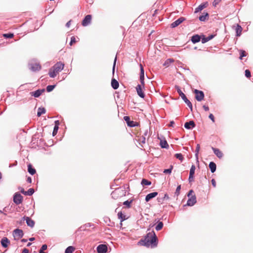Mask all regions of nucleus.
Wrapping results in <instances>:
<instances>
[{
	"mask_svg": "<svg viewBox=\"0 0 253 253\" xmlns=\"http://www.w3.org/2000/svg\"><path fill=\"white\" fill-rule=\"evenodd\" d=\"M28 171L32 175H34L36 172V169L33 168L31 164H29L28 166Z\"/></svg>",
	"mask_w": 253,
	"mask_h": 253,
	"instance_id": "cd10ccee",
	"label": "nucleus"
},
{
	"mask_svg": "<svg viewBox=\"0 0 253 253\" xmlns=\"http://www.w3.org/2000/svg\"><path fill=\"white\" fill-rule=\"evenodd\" d=\"M76 42V38L74 36H72L71 38V41L69 43V44L71 46L74 43H75Z\"/></svg>",
	"mask_w": 253,
	"mask_h": 253,
	"instance_id": "603ef678",
	"label": "nucleus"
},
{
	"mask_svg": "<svg viewBox=\"0 0 253 253\" xmlns=\"http://www.w3.org/2000/svg\"><path fill=\"white\" fill-rule=\"evenodd\" d=\"M141 184L143 186H144V185L148 186V185H150L151 184V181H150L146 179H143L141 181Z\"/></svg>",
	"mask_w": 253,
	"mask_h": 253,
	"instance_id": "f704fd0d",
	"label": "nucleus"
},
{
	"mask_svg": "<svg viewBox=\"0 0 253 253\" xmlns=\"http://www.w3.org/2000/svg\"><path fill=\"white\" fill-rule=\"evenodd\" d=\"M71 21L70 20L66 24V27L69 28L70 26Z\"/></svg>",
	"mask_w": 253,
	"mask_h": 253,
	"instance_id": "0e129e2a",
	"label": "nucleus"
},
{
	"mask_svg": "<svg viewBox=\"0 0 253 253\" xmlns=\"http://www.w3.org/2000/svg\"><path fill=\"white\" fill-rule=\"evenodd\" d=\"M58 125H59V123H58V121H56L55 125L54 127L53 131L52 132L53 136H55L57 134L58 128H59Z\"/></svg>",
	"mask_w": 253,
	"mask_h": 253,
	"instance_id": "7c9ffc66",
	"label": "nucleus"
},
{
	"mask_svg": "<svg viewBox=\"0 0 253 253\" xmlns=\"http://www.w3.org/2000/svg\"><path fill=\"white\" fill-rule=\"evenodd\" d=\"M38 111H46L45 109L43 107H39Z\"/></svg>",
	"mask_w": 253,
	"mask_h": 253,
	"instance_id": "052dcab7",
	"label": "nucleus"
},
{
	"mask_svg": "<svg viewBox=\"0 0 253 253\" xmlns=\"http://www.w3.org/2000/svg\"><path fill=\"white\" fill-rule=\"evenodd\" d=\"M140 80L141 84H144V71L143 67L141 64L140 65Z\"/></svg>",
	"mask_w": 253,
	"mask_h": 253,
	"instance_id": "f3484780",
	"label": "nucleus"
},
{
	"mask_svg": "<svg viewBox=\"0 0 253 253\" xmlns=\"http://www.w3.org/2000/svg\"><path fill=\"white\" fill-rule=\"evenodd\" d=\"M209 168L210 169L211 172L212 173H213L216 170V164L213 162H211L209 164Z\"/></svg>",
	"mask_w": 253,
	"mask_h": 253,
	"instance_id": "bb28decb",
	"label": "nucleus"
},
{
	"mask_svg": "<svg viewBox=\"0 0 253 253\" xmlns=\"http://www.w3.org/2000/svg\"><path fill=\"white\" fill-rule=\"evenodd\" d=\"M169 195L166 193L164 196L161 197L160 195L158 197L157 200L158 202L161 204H163L164 203V201L165 200H169Z\"/></svg>",
	"mask_w": 253,
	"mask_h": 253,
	"instance_id": "6ab92c4d",
	"label": "nucleus"
},
{
	"mask_svg": "<svg viewBox=\"0 0 253 253\" xmlns=\"http://www.w3.org/2000/svg\"><path fill=\"white\" fill-rule=\"evenodd\" d=\"M175 88L179 95L181 97V98L184 101L185 103L187 105V106L189 107L190 109L192 111V105L191 102L186 98L185 95L182 92V91L181 90L179 86H175Z\"/></svg>",
	"mask_w": 253,
	"mask_h": 253,
	"instance_id": "f03ea898",
	"label": "nucleus"
},
{
	"mask_svg": "<svg viewBox=\"0 0 253 253\" xmlns=\"http://www.w3.org/2000/svg\"><path fill=\"white\" fill-rule=\"evenodd\" d=\"M141 244L146 247L151 246L155 247L157 245V237L154 231L149 232L145 236L144 240L141 241Z\"/></svg>",
	"mask_w": 253,
	"mask_h": 253,
	"instance_id": "f257e3e1",
	"label": "nucleus"
},
{
	"mask_svg": "<svg viewBox=\"0 0 253 253\" xmlns=\"http://www.w3.org/2000/svg\"><path fill=\"white\" fill-rule=\"evenodd\" d=\"M240 59L242 60L243 57L244 56H246L247 55L246 52L245 50H241L240 51Z\"/></svg>",
	"mask_w": 253,
	"mask_h": 253,
	"instance_id": "49530a36",
	"label": "nucleus"
},
{
	"mask_svg": "<svg viewBox=\"0 0 253 253\" xmlns=\"http://www.w3.org/2000/svg\"><path fill=\"white\" fill-rule=\"evenodd\" d=\"M242 31V28L241 26L237 25L236 28V32L237 36H240Z\"/></svg>",
	"mask_w": 253,
	"mask_h": 253,
	"instance_id": "2f4dec72",
	"label": "nucleus"
},
{
	"mask_svg": "<svg viewBox=\"0 0 253 253\" xmlns=\"http://www.w3.org/2000/svg\"><path fill=\"white\" fill-rule=\"evenodd\" d=\"M196 196L194 195L188 199L187 202V205L188 206H193L196 204Z\"/></svg>",
	"mask_w": 253,
	"mask_h": 253,
	"instance_id": "ddd939ff",
	"label": "nucleus"
},
{
	"mask_svg": "<svg viewBox=\"0 0 253 253\" xmlns=\"http://www.w3.org/2000/svg\"><path fill=\"white\" fill-rule=\"evenodd\" d=\"M118 218L121 219L120 225H121V227H122V221H123L124 220H125L126 219V216L123 215V213H122V212H119L118 213Z\"/></svg>",
	"mask_w": 253,
	"mask_h": 253,
	"instance_id": "c85d7f7f",
	"label": "nucleus"
},
{
	"mask_svg": "<svg viewBox=\"0 0 253 253\" xmlns=\"http://www.w3.org/2000/svg\"><path fill=\"white\" fill-rule=\"evenodd\" d=\"M56 86V84L48 85L46 86V90L47 92H50L52 91Z\"/></svg>",
	"mask_w": 253,
	"mask_h": 253,
	"instance_id": "72a5a7b5",
	"label": "nucleus"
},
{
	"mask_svg": "<svg viewBox=\"0 0 253 253\" xmlns=\"http://www.w3.org/2000/svg\"><path fill=\"white\" fill-rule=\"evenodd\" d=\"M22 253H29V250L27 249L24 248L23 250V251L22 252Z\"/></svg>",
	"mask_w": 253,
	"mask_h": 253,
	"instance_id": "bf43d9fd",
	"label": "nucleus"
},
{
	"mask_svg": "<svg viewBox=\"0 0 253 253\" xmlns=\"http://www.w3.org/2000/svg\"><path fill=\"white\" fill-rule=\"evenodd\" d=\"M181 190V185H178L175 190V192H174V196L178 197L180 194V191Z\"/></svg>",
	"mask_w": 253,
	"mask_h": 253,
	"instance_id": "a19ab883",
	"label": "nucleus"
},
{
	"mask_svg": "<svg viewBox=\"0 0 253 253\" xmlns=\"http://www.w3.org/2000/svg\"><path fill=\"white\" fill-rule=\"evenodd\" d=\"M200 149V144H198L196 146V150H195V157L197 159V160H198V155H199V152Z\"/></svg>",
	"mask_w": 253,
	"mask_h": 253,
	"instance_id": "58836bf2",
	"label": "nucleus"
},
{
	"mask_svg": "<svg viewBox=\"0 0 253 253\" xmlns=\"http://www.w3.org/2000/svg\"><path fill=\"white\" fill-rule=\"evenodd\" d=\"M201 38L198 35H195L191 37V41L193 43H197L200 42Z\"/></svg>",
	"mask_w": 253,
	"mask_h": 253,
	"instance_id": "393cba45",
	"label": "nucleus"
},
{
	"mask_svg": "<svg viewBox=\"0 0 253 253\" xmlns=\"http://www.w3.org/2000/svg\"><path fill=\"white\" fill-rule=\"evenodd\" d=\"M47 246L46 245H45V244L43 245L42 246L41 250H40L39 253H46L44 252L43 251L46 250L47 249Z\"/></svg>",
	"mask_w": 253,
	"mask_h": 253,
	"instance_id": "09e8293b",
	"label": "nucleus"
},
{
	"mask_svg": "<svg viewBox=\"0 0 253 253\" xmlns=\"http://www.w3.org/2000/svg\"><path fill=\"white\" fill-rule=\"evenodd\" d=\"M132 202V200H127V208H129L130 207V204Z\"/></svg>",
	"mask_w": 253,
	"mask_h": 253,
	"instance_id": "69168bd1",
	"label": "nucleus"
},
{
	"mask_svg": "<svg viewBox=\"0 0 253 253\" xmlns=\"http://www.w3.org/2000/svg\"><path fill=\"white\" fill-rule=\"evenodd\" d=\"M45 91V89H39L34 91L31 92L30 93L32 96L34 97L38 98L40 96V95Z\"/></svg>",
	"mask_w": 253,
	"mask_h": 253,
	"instance_id": "9d476101",
	"label": "nucleus"
},
{
	"mask_svg": "<svg viewBox=\"0 0 253 253\" xmlns=\"http://www.w3.org/2000/svg\"><path fill=\"white\" fill-rule=\"evenodd\" d=\"M34 193V190L33 188L29 189L26 192H25V195L31 196Z\"/></svg>",
	"mask_w": 253,
	"mask_h": 253,
	"instance_id": "a18cd8bd",
	"label": "nucleus"
},
{
	"mask_svg": "<svg viewBox=\"0 0 253 253\" xmlns=\"http://www.w3.org/2000/svg\"><path fill=\"white\" fill-rule=\"evenodd\" d=\"M58 73V72L56 71L54 68L51 67L49 69L48 75L50 78H53L56 76Z\"/></svg>",
	"mask_w": 253,
	"mask_h": 253,
	"instance_id": "5701e85b",
	"label": "nucleus"
},
{
	"mask_svg": "<svg viewBox=\"0 0 253 253\" xmlns=\"http://www.w3.org/2000/svg\"><path fill=\"white\" fill-rule=\"evenodd\" d=\"M121 190L120 189H117V190H115L111 194L112 197L114 198H118V196H117V195L119 194V193L121 192Z\"/></svg>",
	"mask_w": 253,
	"mask_h": 253,
	"instance_id": "473e14b6",
	"label": "nucleus"
},
{
	"mask_svg": "<svg viewBox=\"0 0 253 253\" xmlns=\"http://www.w3.org/2000/svg\"><path fill=\"white\" fill-rule=\"evenodd\" d=\"M212 149L215 155L219 158H221L223 157V153L219 149L212 147Z\"/></svg>",
	"mask_w": 253,
	"mask_h": 253,
	"instance_id": "412c9836",
	"label": "nucleus"
},
{
	"mask_svg": "<svg viewBox=\"0 0 253 253\" xmlns=\"http://www.w3.org/2000/svg\"><path fill=\"white\" fill-rule=\"evenodd\" d=\"M13 235L15 240H19L23 235L24 233L21 229H16L13 232Z\"/></svg>",
	"mask_w": 253,
	"mask_h": 253,
	"instance_id": "7ed1b4c3",
	"label": "nucleus"
},
{
	"mask_svg": "<svg viewBox=\"0 0 253 253\" xmlns=\"http://www.w3.org/2000/svg\"><path fill=\"white\" fill-rule=\"evenodd\" d=\"M144 84H138L136 87V90L137 94L141 98H143L145 97V94L143 92Z\"/></svg>",
	"mask_w": 253,
	"mask_h": 253,
	"instance_id": "423d86ee",
	"label": "nucleus"
},
{
	"mask_svg": "<svg viewBox=\"0 0 253 253\" xmlns=\"http://www.w3.org/2000/svg\"><path fill=\"white\" fill-rule=\"evenodd\" d=\"M195 126V124L193 121H190L187 122L184 124V127L185 128L188 129H192Z\"/></svg>",
	"mask_w": 253,
	"mask_h": 253,
	"instance_id": "dca6fc26",
	"label": "nucleus"
},
{
	"mask_svg": "<svg viewBox=\"0 0 253 253\" xmlns=\"http://www.w3.org/2000/svg\"><path fill=\"white\" fill-rule=\"evenodd\" d=\"M111 84L114 89H117L119 86V82L114 78L112 79Z\"/></svg>",
	"mask_w": 253,
	"mask_h": 253,
	"instance_id": "aec40b11",
	"label": "nucleus"
},
{
	"mask_svg": "<svg viewBox=\"0 0 253 253\" xmlns=\"http://www.w3.org/2000/svg\"><path fill=\"white\" fill-rule=\"evenodd\" d=\"M202 37H203L201 38L202 42L203 43H205L209 41L210 40H211L213 38L214 36L210 35L208 37H205V36L203 35Z\"/></svg>",
	"mask_w": 253,
	"mask_h": 253,
	"instance_id": "a878e982",
	"label": "nucleus"
},
{
	"mask_svg": "<svg viewBox=\"0 0 253 253\" xmlns=\"http://www.w3.org/2000/svg\"><path fill=\"white\" fill-rule=\"evenodd\" d=\"M172 168H173V167L172 166H170V167L169 169H166L164 170V173H169V174L171 173Z\"/></svg>",
	"mask_w": 253,
	"mask_h": 253,
	"instance_id": "3c124183",
	"label": "nucleus"
},
{
	"mask_svg": "<svg viewBox=\"0 0 253 253\" xmlns=\"http://www.w3.org/2000/svg\"><path fill=\"white\" fill-rule=\"evenodd\" d=\"M14 34L13 33H8L3 34V37L5 39H10L13 38Z\"/></svg>",
	"mask_w": 253,
	"mask_h": 253,
	"instance_id": "4c0bfd02",
	"label": "nucleus"
},
{
	"mask_svg": "<svg viewBox=\"0 0 253 253\" xmlns=\"http://www.w3.org/2000/svg\"><path fill=\"white\" fill-rule=\"evenodd\" d=\"M145 140V136L143 135L140 136L137 140V142L139 143V144L140 145L141 147H143V144H144L146 142Z\"/></svg>",
	"mask_w": 253,
	"mask_h": 253,
	"instance_id": "4be33fe9",
	"label": "nucleus"
},
{
	"mask_svg": "<svg viewBox=\"0 0 253 253\" xmlns=\"http://www.w3.org/2000/svg\"><path fill=\"white\" fill-rule=\"evenodd\" d=\"M221 1V0H214L212 3L213 6L215 7Z\"/></svg>",
	"mask_w": 253,
	"mask_h": 253,
	"instance_id": "5fc2aeb1",
	"label": "nucleus"
},
{
	"mask_svg": "<svg viewBox=\"0 0 253 253\" xmlns=\"http://www.w3.org/2000/svg\"><path fill=\"white\" fill-rule=\"evenodd\" d=\"M208 16V14L206 13L204 15H201L199 17V20L201 21H204L207 19V17Z\"/></svg>",
	"mask_w": 253,
	"mask_h": 253,
	"instance_id": "8fccbe9b",
	"label": "nucleus"
},
{
	"mask_svg": "<svg viewBox=\"0 0 253 253\" xmlns=\"http://www.w3.org/2000/svg\"><path fill=\"white\" fill-rule=\"evenodd\" d=\"M175 157L179 160L181 162H182L183 160V155L181 153H176L175 154Z\"/></svg>",
	"mask_w": 253,
	"mask_h": 253,
	"instance_id": "c03bdc74",
	"label": "nucleus"
},
{
	"mask_svg": "<svg viewBox=\"0 0 253 253\" xmlns=\"http://www.w3.org/2000/svg\"><path fill=\"white\" fill-rule=\"evenodd\" d=\"M75 248L72 246L68 247L65 250V253H73Z\"/></svg>",
	"mask_w": 253,
	"mask_h": 253,
	"instance_id": "e433bc0d",
	"label": "nucleus"
},
{
	"mask_svg": "<svg viewBox=\"0 0 253 253\" xmlns=\"http://www.w3.org/2000/svg\"><path fill=\"white\" fill-rule=\"evenodd\" d=\"M98 253H106L107 252V247L106 245H99L97 248Z\"/></svg>",
	"mask_w": 253,
	"mask_h": 253,
	"instance_id": "9b49d317",
	"label": "nucleus"
},
{
	"mask_svg": "<svg viewBox=\"0 0 253 253\" xmlns=\"http://www.w3.org/2000/svg\"><path fill=\"white\" fill-rule=\"evenodd\" d=\"M212 185L214 187H216V181L214 179H212L211 180Z\"/></svg>",
	"mask_w": 253,
	"mask_h": 253,
	"instance_id": "4d7b16f0",
	"label": "nucleus"
},
{
	"mask_svg": "<svg viewBox=\"0 0 253 253\" xmlns=\"http://www.w3.org/2000/svg\"><path fill=\"white\" fill-rule=\"evenodd\" d=\"M139 126V123L137 122L131 121L129 117L127 116V126L135 127Z\"/></svg>",
	"mask_w": 253,
	"mask_h": 253,
	"instance_id": "4468645a",
	"label": "nucleus"
},
{
	"mask_svg": "<svg viewBox=\"0 0 253 253\" xmlns=\"http://www.w3.org/2000/svg\"><path fill=\"white\" fill-rule=\"evenodd\" d=\"M27 181L29 182V183H31L32 182V179L30 177H28L27 178Z\"/></svg>",
	"mask_w": 253,
	"mask_h": 253,
	"instance_id": "774afa93",
	"label": "nucleus"
},
{
	"mask_svg": "<svg viewBox=\"0 0 253 253\" xmlns=\"http://www.w3.org/2000/svg\"><path fill=\"white\" fill-rule=\"evenodd\" d=\"M92 16L90 14L86 15L82 20V24L83 26L85 27L90 24Z\"/></svg>",
	"mask_w": 253,
	"mask_h": 253,
	"instance_id": "0eeeda50",
	"label": "nucleus"
},
{
	"mask_svg": "<svg viewBox=\"0 0 253 253\" xmlns=\"http://www.w3.org/2000/svg\"><path fill=\"white\" fill-rule=\"evenodd\" d=\"M163 225H164L162 221H160L158 223L157 225L155 227V229L157 231H159L161 229H162V228L163 227Z\"/></svg>",
	"mask_w": 253,
	"mask_h": 253,
	"instance_id": "c9c22d12",
	"label": "nucleus"
},
{
	"mask_svg": "<svg viewBox=\"0 0 253 253\" xmlns=\"http://www.w3.org/2000/svg\"><path fill=\"white\" fill-rule=\"evenodd\" d=\"M185 20V18L181 17L179 18H178L177 20L173 22L171 24V27L172 28H175L177 26H178L179 24H180L181 23H182L184 20Z\"/></svg>",
	"mask_w": 253,
	"mask_h": 253,
	"instance_id": "f8f14e48",
	"label": "nucleus"
},
{
	"mask_svg": "<svg viewBox=\"0 0 253 253\" xmlns=\"http://www.w3.org/2000/svg\"><path fill=\"white\" fill-rule=\"evenodd\" d=\"M23 220H26V223L28 225V226L33 227L35 225V222L33 220L31 219L29 217L27 216H24L23 217Z\"/></svg>",
	"mask_w": 253,
	"mask_h": 253,
	"instance_id": "2eb2a0df",
	"label": "nucleus"
},
{
	"mask_svg": "<svg viewBox=\"0 0 253 253\" xmlns=\"http://www.w3.org/2000/svg\"><path fill=\"white\" fill-rule=\"evenodd\" d=\"M10 243L9 240L6 237H4L1 241V244L4 248H6L8 246V244Z\"/></svg>",
	"mask_w": 253,
	"mask_h": 253,
	"instance_id": "b1692460",
	"label": "nucleus"
},
{
	"mask_svg": "<svg viewBox=\"0 0 253 253\" xmlns=\"http://www.w3.org/2000/svg\"><path fill=\"white\" fill-rule=\"evenodd\" d=\"M245 76L248 78H250L251 77V72L249 70H245Z\"/></svg>",
	"mask_w": 253,
	"mask_h": 253,
	"instance_id": "864d4df0",
	"label": "nucleus"
},
{
	"mask_svg": "<svg viewBox=\"0 0 253 253\" xmlns=\"http://www.w3.org/2000/svg\"><path fill=\"white\" fill-rule=\"evenodd\" d=\"M209 118L210 119H211V120H212V121L213 122H214V116L212 114H211L210 115H209Z\"/></svg>",
	"mask_w": 253,
	"mask_h": 253,
	"instance_id": "13d9d810",
	"label": "nucleus"
},
{
	"mask_svg": "<svg viewBox=\"0 0 253 253\" xmlns=\"http://www.w3.org/2000/svg\"><path fill=\"white\" fill-rule=\"evenodd\" d=\"M29 68L31 71L36 72L41 69V66L39 63L30 62L29 63Z\"/></svg>",
	"mask_w": 253,
	"mask_h": 253,
	"instance_id": "20e7f679",
	"label": "nucleus"
},
{
	"mask_svg": "<svg viewBox=\"0 0 253 253\" xmlns=\"http://www.w3.org/2000/svg\"><path fill=\"white\" fill-rule=\"evenodd\" d=\"M173 62L174 60L173 59H168L165 61V63L164 64V65L168 67L169 64Z\"/></svg>",
	"mask_w": 253,
	"mask_h": 253,
	"instance_id": "37998d69",
	"label": "nucleus"
},
{
	"mask_svg": "<svg viewBox=\"0 0 253 253\" xmlns=\"http://www.w3.org/2000/svg\"><path fill=\"white\" fill-rule=\"evenodd\" d=\"M158 195V193L157 192H152L151 193L148 194L146 195L145 197V201L146 202L149 201L151 199L155 197L156 196Z\"/></svg>",
	"mask_w": 253,
	"mask_h": 253,
	"instance_id": "a211bd4d",
	"label": "nucleus"
},
{
	"mask_svg": "<svg viewBox=\"0 0 253 253\" xmlns=\"http://www.w3.org/2000/svg\"><path fill=\"white\" fill-rule=\"evenodd\" d=\"M45 112H38L37 116L40 117L42 114L45 113Z\"/></svg>",
	"mask_w": 253,
	"mask_h": 253,
	"instance_id": "e2e57ef3",
	"label": "nucleus"
},
{
	"mask_svg": "<svg viewBox=\"0 0 253 253\" xmlns=\"http://www.w3.org/2000/svg\"><path fill=\"white\" fill-rule=\"evenodd\" d=\"M188 180L189 182H191L194 181V175H189Z\"/></svg>",
	"mask_w": 253,
	"mask_h": 253,
	"instance_id": "6e6d98bb",
	"label": "nucleus"
},
{
	"mask_svg": "<svg viewBox=\"0 0 253 253\" xmlns=\"http://www.w3.org/2000/svg\"><path fill=\"white\" fill-rule=\"evenodd\" d=\"M116 61H117V55L116 56V57H115V58L114 59V62H113V68H112V74L113 75H114V73H115V67H116Z\"/></svg>",
	"mask_w": 253,
	"mask_h": 253,
	"instance_id": "de8ad7c7",
	"label": "nucleus"
},
{
	"mask_svg": "<svg viewBox=\"0 0 253 253\" xmlns=\"http://www.w3.org/2000/svg\"><path fill=\"white\" fill-rule=\"evenodd\" d=\"M207 3L202 4L200 5L198 8H196V12H198L199 11H201L203 10L204 8H205L207 6Z\"/></svg>",
	"mask_w": 253,
	"mask_h": 253,
	"instance_id": "79ce46f5",
	"label": "nucleus"
},
{
	"mask_svg": "<svg viewBox=\"0 0 253 253\" xmlns=\"http://www.w3.org/2000/svg\"><path fill=\"white\" fill-rule=\"evenodd\" d=\"M174 124V122L173 121H171L170 122V123L169 125V126H171V127H173V125Z\"/></svg>",
	"mask_w": 253,
	"mask_h": 253,
	"instance_id": "680f3d73",
	"label": "nucleus"
},
{
	"mask_svg": "<svg viewBox=\"0 0 253 253\" xmlns=\"http://www.w3.org/2000/svg\"><path fill=\"white\" fill-rule=\"evenodd\" d=\"M193 92L195 95V98L197 100L201 101L204 99V93L202 91L195 89L194 90Z\"/></svg>",
	"mask_w": 253,
	"mask_h": 253,
	"instance_id": "39448f33",
	"label": "nucleus"
},
{
	"mask_svg": "<svg viewBox=\"0 0 253 253\" xmlns=\"http://www.w3.org/2000/svg\"><path fill=\"white\" fill-rule=\"evenodd\" d=\"M196 167L194 165H192L190 169V172H189V175H194L195 173Z\"/></svg>",
	"mask_w": 253,
	"mask_h": 253,
	"instance_id": "ea45409f",
	"label": "nucleus"
},
{
	"mask_svg": "<svg viewBox=\"0 0 253 253\" xmlns=\"http://www.w3.org/2000/svg\"><path fill=\"white\" fill-rule=\"evenodd\" d=\"M160 146L162 148L166 149L168 148L169 147V144L166 140L161 141Z\"/></svg>",
	"mask_w": 253,
	"mask_h": 253,
	"instance_id": "c756f323",
	"label": "nucleus"
},
{
	"mask_svg": "<svg viewBox=\"0 0 253 253\" xmlns=\"http://www.w3.org/2000/svg\"><path fill=\"white\" fill-rule=\"evenodd\" d=\"M193 192H193V190H190L189 191V193H188V195H187V196H188V197H189V196L192 194V193H193Z\"/></svg>",
	"mask_w": 253,
	"mask_h": 253,
	"instance_id": "338daca9",
	"label": "nucleus"
},
{
	"mask_svg": "<svg viewBox=\"0 0 253 253\" xmlns=\"http://www.w3.org/2000/svg\"><path fill=\"white\" fill-rule=\"evenodd\" d=\"M52 67L54 68L56 71L59 72L63 70L64 64L61 62H58Z\"/></svg>",
	"mask_w": 253,
	"mask_h": 253,
	"instance_id": "1a4fd4ad",
	"label": "nucleus"
},
{
	"mask_svg": "<svg viewBox=\"0 0 253 253\" xmlns=\"http://www.w3.org/2000/svg\"><path fill=\"white\" fill-rule=\"evenodd\" d=\"M13 201L16 204L19 205L22 202L23 197L20 194L16 193L14 196Z\"/></svg>",
	"mask_w": 253,
	"mask_h": 253,
	"instance_id": "6e6552de",
	"label": "nucleus"
}]
</instances>
